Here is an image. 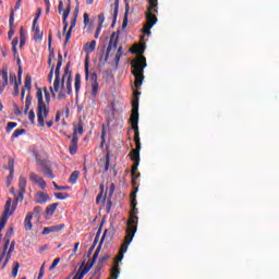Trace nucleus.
Returning <instances> with one entry per match:
<instances>
[{
  "instance_id": "nucleus-3",
  "label": "nucleus",
  "mask_w": 279,
  "mask_h": 279,
  "mask_svg": "<svg viewBox=\"0 0 279 279\" xmlns=\"http://www.w3.org/2000/svg\"><path fill=\"white\" fill-rule=\"evenodd\" d=\"M133 69L132 74L135 77V88H141L143 86V80H145V68L147 66V59L140 56L136 60L131 62Z\"/></svg>"
},
{
  "instance_id": "nucleus-60",
  "label": "nucleus",
  "mask_w": 279,
  "mask_h": 279,
  "mask_svg": "<svg viewBox=\"0 0 279 279\" xmlns=\"http://www.w3.org/2000/svg\"><path fill=\"white\" fill-rule=\"evenodd\" d=\"M44 93H45L46 104H49L51 101V94H49L47 88L44 89Z\"/></svg>"
},
{
  "instance_id": "nucleus-50",
  "label": "nucleus",
  "mask_w": 279,
  "mask_h": 279,
  "mask_svg": "<svg viewBox=\"0 0 279 279\" xmlns=\"http://www.w3.org/2000/svg\"><path fill=\"white\" fill-rule=\"evenodd\" d=\"M83 19V23L85 26L90 25V15H88V13H84Z\"/></svg>"
},
{
  "instance_id": "nucleus-6",
  "label": "nucleus",
  "mask_w": 279,
  "mask_h": 279,
  "mask_svg": "<svg viewBox=\"0 0 279 279\" xmlns=\"http://www.w3.org/2000/svg\"><path fill=\"white\" fill-rule=\"evenodd\" d=\"M138 95L141 92L133 93V100H132V113L130 118V123L132 125V130L134 134H138Z\"/></svg>"
},
{
  "instance_id": "nucleus-7",
  "label": "nucleus",
  "mask_w": 279,
  "mask_h": 279,
  "mask_svg": "<svg viewBox=\"0 0 279 279\" xmlns=\"http://www.w3.org/2000/svg\"><path fill=\"white\" fill-rule=\"evenodd\" d=\"M119 34H121V31H117L111 34L105 56V62H108V58H110V51H117V47L119 45Z\"/></svg>"
},
{
  "instance_id": "nucleus-22",
  "label": "nucleus",
  "mask_w": 279,
  "mask_h": 279,
  "mask_svg": "<svg viewBox=\"0 0 279 279\" xmlns=\"http://www.w3.org/2000/svg\"><path fill=\"white\" fill-rule=\"evenodd\" d=\"M147 12H158V0H148Z\"/></svg>"
},
{
  "instance_id": "nucleus-41",
  "label": "nucleus",
  "mask_w": 279,
  "mask_h": 279,
  "mask_svg": "<svg viewBox=\"0 0 279 279\" xmlns=\"http://www.w3.org/2000/svg\"><path fill=\"white\" fill-rule=\"evenodd\" d=\"M151 25L146 24L144 25L143 29H142V34H144L145 36H151Z\"/></svg>"
},
{
  "instance_id": "nucleus-21",
  "label": "nucleus",
  "mask_w": 279,
  "mask_h": 279,
  "mask_svg": "<svg viewBox=\"0 0 279 279\" xmlns=\"http://www.w3.org/2000/svg\"><path fill=\"white\" fill-rule=\"evenodd\" d=\"M74 88L75 93H80V88H82V75L80 73L75 74Z\"/></svg>"
},
{
  "instance_id": "nucleus-38",
  "label": "nucleus",
  "mask_w": 279,
  "mask_h": 279,
  "mask_svg": "<svg viewBox=\"0 0 279 279\" xmlns=\"http://www.w3.org/2000/svg\"><path fill=\"white\" fill-rule=\"evenodd\" d=\"M25 129H17L13 132L12 136H11V141H14V138H19V136H21L22 134H25Z\"/></svg>"
},
{
  "instance_id": "nucleus-54",
  "label": "nucleus",
  "mask_w": 279,
  "mask_h": 279,
  "mask_svg": "<svg viewBox=\"0 0 279 279\" xmlns=\"http://www.w3.org/2000/svg\"><path fill=\"white\" fill-rule=\"evenodd\" d=\"M56 191H69V186H62V185H58V183L53 182L52 183Z\"/></svg>"
},
{
  "instance_id": "nucleus-13",
  "label": "nucleus",
  "mask_w": 279,
  "mask_h": 279,
  "mask_svg": "<svg viewBox=\"0 0 279 279\" xmlns=\"http://www.w3.org/2000/svg\"><path fill=\"white\" fill-rule=\"evenodd\" d=\"M155 14H158V12H154V11L146 12V25H150L151 27H154V25L158 23V17H156Z\"/></svg>"
},
{
  "instance_id": "nucleus-23",
  "label": "nucleus",
  "mask_w": 279,
  "mask_h": 279,
  "mask_svg": "<svg viewBox=\"0 0 279 279\" xmlns=\"http://www.w3.org/2000/svg\"><path fill=\"white\" fill-rule=\"evenodd\" d=\"M95 47H97L96 40L85 44V52L93 53V51H95Z\"/></svg>"
},
{
  "instance_id": "nucleus-57",
  "label": "nucleus",
  "mask_w": 279,
  "mask_h": 279,
  "mask_svg": "<svg viewBox=\"0 0 279 279\" xmlns=\"http://www.w3.org/2000/svg\"><path fill=\"white\" fill-rule=\"evenodd\" d=\"M28 114V120L31 121V123H34L35 119H36V113L34 112V110H31L29 112H27Z\"/></svg>"
},
{
  "instance_id": "nucleus-35",
  "label": "nucleus",
  "mask_w": 279,
  "mask_h": 279,
  "mask_svg": "<svg viewBox=\"0 0 279 279\" xmlns=\"http://www.w3.org/2000/svg\"><path fill=\"white\" fill-rule=\"evenodd\" d=\"M21 268V264L19 262L13 263L12 277L16 278L19 276V269Z\"/></svg>"
},
{
  "instance_id": "nucleus-11",
  "label": "nucleus",
  "mask_w": 279,
  "mask_h": 279,
  "mask_svg": "<svg viewBox=\"0 0 279 279\" xmlns=\"http://www.w3.org/2000/svg\"><path fill=\"white\" fill-rule=\"evenodd\" d=\"M64 228H66V226L64 223H60V225H56V226H51V227H46L41 231V234L47 235V234H51V232H61V230H64Z\"/></svg>"
},
{
  "instance_id": "nucleus-8",
  "label": "nucleus",
  "mask_w": 279,
  "mask_h": 279,
  "mask_svg": "<svg viewBox=\"0 0 279 279\" xmlns=\"http://www.w3.org/2000/svg\"><path fill=\"white\" fill-rule=\"evenodd\" d=\"M71 63H68L64 68V74L61 78V88L64 90V81L66 80V75H68V80H66V84H72L73 82V74L71 73L70 70Z\"/></svg>"
},
{
  "instance_id": "nucleus-28",
  "label": "nucleus",
  "mask_w": 279,
  "mask_h": 279,
  "mask_svg": "<svg viewBox=\"0 0 279 279\" xmlns=\"http://www.w3.org/2000/svg\"><path fill=\"white\" fill-rule=\"evenodd\" d=\"M8 247H10V240H4V245L2 253L0 254V263L3 262V258H5V254L8 253Z\"/></svg>"
},
{
  "instance_id": "nucleus-31",
  "label": "nucleus",
  "mask_w": 279,
  "mask_h": 279,
  "mask_svg": "<svg viewBox=\"0 0 279 279\" xmlns=\"http://www.w3.org/2000/svg\"><path fill=\"white\" fill-rule=\"evenodd\" d=\"M130 51H131L132 53H137V54H140V56H143V53H145V46H143V45H137V46H135L134 49H130Z\"/></svg>"
},
{
  "instance_id": "nucleus-2",
  "label": "nucleus",
  "mask_w": 279,
  "mask_h": 279,
  "mask_svg": "<svg viewBox=\"0 0 279 279\" xmlns=\"http://www.w3.org/2000/svg\"><path fill=\"white\" fill-rule=\"evenodd\" d=\"M27 189V179L23 175L19 179V196L13 198V206H12V198H8L4 205V211L2 217L0 218V232L5 228V223H8V219L11 215H14V210H16V206H19V202H23L25 199V193ZM11 208V209H10Z\"/></svg>"
},
{
  "instance_id": "nucleus-33",
  "label": "nucleus",
  "mask_w": 279,
  "mask_h": 279,
  "mask_svg": "<svg viewBox=\"0 0 279 279\" xmlns=\"http://www.w3.org/2000/svg\"><path fill=\"white\" fill-rule=\"evenodd\" d=\"M32 106V95H27L26 96V100H25V109H24V114H27V112H29V107Z\"/></svg>"
},
{
  "instance_id": "nucleus-5",
  "label": "nucleus",
  "mask_w": 279,
  "mask_h": 279,
  "mask_svg": "<svg viewBox=\"0 0 279 279\" xmlns=\"http://www.w3.org/2000/svg\"><path fill=\"white\" fill-rule=\"evenodd\" d=\"M37 123L39 128H45V119L49 117V109H47V105H45V100L43 99V89L38 88L37 94Z\"/></svg>"
},
{
  "instance_id": "nucleus-59",
  "label": "nucleus",
  "mask_w": 279,
  "mask_h": 279,
  "mask_svg": "<svg viewBox=\"0 0 279 279\" xmlns=\"http://www.w3.org/2000/svg\"><path fill=\"white\" fill-rule=\"evenodd\" d=\"M22 77H23V66H20L17 70V82L22 84Z\"/></svg>"
},
{
  "instance_id": "nucleus-47",
  "label": "nucleus",
  "mask_w": 279,
  "mask_h": 279,
  "mask_svg": "<svg viewBox=\"0 0 279 279\" xmlns=\"http://www.w3.org/2000/svg\"><path fill=\"white\" fill-rule=\"evenodd\" d=\"M141 162H134V165L132 166V169H131V175L132 178H134L135 175H138V173H136V171H138V165Z\"/></svg>"
},
{
  "instance_id": "nucleus-61",
  "label": "nucleus",
  "mask_w": 279,
  "mask_h": 279,
  "mask_svg": "<svg viewBox=\"0 0 279 279\" xmlns=\"http://www.w3.org/2000/svg\"><path fill=\"white\" fill-rule=\"evenodd\" d=\"M13 110H14V112H15V114H16L17 117H21V114H23V112H22L21 109L19 108V105H16V104L13 105Z\"/></svg>"
},
{
  "instance_id": "nucleus-24",
  "label": "nucleus",
  "mask_w": 279,
  "mask_h": 279,
  "mask_svg": "<svg viewBox=\"0 0 279 279\" xmlns=\"http://www.w3.org/2000/svg\"><path fill=\"white\" fill-rule=\"evenodd\" d=\"M95 263H97V258L93 257L89 262H87V264L82 265L81 267L86 270V272L88 274V271H90V269H93V266L95 265Z\"/></svg>"
},
{
  "instance_id": "nucleus-44",
  "label": "nucleus",
  "mask_w": 279,
  "mask_h": 279,
  "mask_svg": "<svg viewBox=\"0 0 279 279\" xmlns=\"http://www.w3.org/2000/svg\"><path fill=\"white\" fill-rule=\"evenodd\" d=\"M12 234H14V228L10 227L5 232L3 241H10Z\"/></svg>"
},
{
  "instance_id": "nucleus-25",
  "label": "nucleus",
  "mask_w": 279,
  "mask_h": 279,
  "mask_svg": "<svg viewBox=\"0 0 279 279\" xmlns=\"http://www.w3.org/2000/svg\"><path fill=\"white\" fill-rule=\"evenodd\" d=\"M95 263H97V258L93 257L89 262H87V264L82 265L81 267L86 270V272L88 274V271H90V269H93V266L95 265Z\"/></svg>"
},
{
  "instance_id": "nucleus-62",
  "label": "nucleus",
  "mask_w": 279,
  "mask_h": 279,
  "mask_svg": "<svg viewBox=\"0 0 279 279\" xmlns=\"http://www.w3.org/2000/svg\"><path fill=\"white\" fill-rule=\"evenodd\" d=\"M17 46H19V37H15L11 43V49H15Z\"/></svg>"
},
{
  "instance_id": "nucleus-27",
  "label": "nucleus",
  "mask_w": 279,
  "mask_h": 279,
  "mask_svg": "<svg viewBox=\"0 0 279 279\" xmlns=\"http://www.w3.org/2000/svg\"><path fill=\"white\" fill-rule=\"evenodd\" d=\"M121 58H123V46H120L117 50L116 59H114L116 66H119V62L121 61Z\"/></svg>"
},
{
  "instance_id": "nucleus-34",
  "label": "nucleus",
  "mask_w": 279,
  "mask_h": 279,
  "mask_svg": "<svg viewBox=\"0 0 279 279\" xmlns=\"http://www.w3.org/2000/svg\"><path fill=\"white\" fill-rule=\"evenodd\" d=\"M53 60H56V51L52 49V50H50L49 56H48L49 69H51L53 66V64H52Z\"/></svg>"
},
{
  "instance_id": "nucleus-56",
  "label": "nucleus",
  "mask_w": 279,
  "mask_h": 279,
  "mask_svg": "<svg viewBox=\"0 0 279 279\" xmlns=\"http://www.w3.org/2000/svg\"><path fill=\"white\" fill-rule=\"evenodd\" d=\"M65 97H66V93H65L64 88L61 87V90L58 94L59 101H62V99H64Z\"/></svg>"
},
{
  "instance_id": "nucleus-30",
  "label": "nucleus",
  "mask_w": 279,
  "mask_h": 279,
  "mask_svg": "<svg viewBox=\"0 0 279 279\" xmlns=\"http://www.w3.org/2000/svg\"><path fill=\"white\" fill-rule=\"evenodd\" d=\"M59 204L58 203H53L51 205H48L46 207V215H53V213H56L57 208H58Z\"/></svg>"
},
{
  "instance_id": "nucleus-48",
  "label": "nucleus",
  "mask_w": 279,
  "mask_h": 279,
  "mask_svg": "<svg viewBox=\"0 0 279 279\" xmlns=\"http://www.w3.org/2000/svg\"><path fill=\"white\" fill-rule=\"evenodd\" d=\"M16 125H19V123H16V122H8V124H7V133L10 134V132H12V130H14V128H16Z\"/></svg>"
},
{
  "instance_id": "nucleus-49",
  "label": "nucleus",
  "mask_w": 279,
  "mask_h": 279,
  "mask_svg": "<svg viewBox=\"0 0 279 279\" xmlns=\"http://www.w3.org/2000/svg\"><path fill=\"white\" fill-rule=\"evenodd\" d=\"M135 147H141V133H134Z\"/></svg>"
},
{
  "instance_id": "nucleus-52",
  "label": "nucleus",
  "mask_w": 279,
  "mask_h": 279,
  "mask_svg": "<svg viewBox=\"0 0 279 279\" xmlns=\"http://www.w3.org/2000/svg\"><path fill=\"white\" fill-rule=\"evenodd\" d=\"M60 263V258L58 257V258H54L53 259V262H52V264L50 265V267H49V270L50 271H53V269H56V267H58V264Z\"/></svg>"
},
{
  "instance_id": "nucleus-17",
  "label": "nucleus",
  "mask_w": 279,
  "mask_h": 279,
  "mask_svg": "<svg viewBox=\"0 0 279 279\" xmlns=\"http://www.w3.org/2000/svg\"><path fill=\"white\" fill-rule=\"evenodd\" d=\"M32 219H34V214L28 213L24 219V230H26L27 232H29V230L34 228V226L32 225Z\"/></svg>"
},
{
  "instance_id": "nucleus-9",
  "label": "nucleus",
  "mask_w": 279,
  "mask_h": 279,
  "mask_svg": "<svg viewBox=\"0 0 279 279\" xmlns=\"http://www.w3.org/2000/svg\"><path fill=\"white\" fill-rule=\"evenodd\" d=\"M80 143V138H77V129H74L72 141L70 145V154L71 156H75L77 154V145Z\"/></svg>"
},
{
  "instance_id": "nucleus-26",
  "label": "nucleus",
  "mask_w": 279,
  "mask_h": 279,
  "mask_svg": "<svg viewBox=\"0 0 279 279\" xmlns=\"http://www.w3.org/2000/svg\"><path fill=\"white\" fill-rule=\"evenodd\" d=\"M78 179H80V171L75 170L71 173L69 178V183L76 184Z\"/></svg>"
},
{
  "instance_id": "nucleus-45",
  "label": "nucleus",
  "mask_w": 279,
  "mask_h": 279,
  "mask_svg": "<svg viewBox=\"0 0 279 279\" xmlns=\"http://www.w3.org/2000/svg\"><path fill=\"white\" fill-rule=\"evenodd\" d=\"M2 86L5 88L8 86V70H2Z\"/></svg>"
},
{
  "instance_id": "nucleus-37",
  "label": "nucleus",
  "mask_w": 279,
  "mask_h": 279,
  "mask_svg": "<svg viewBox=\"0 0 279 279\" xmlns=\"http://www.w3.org/2000/svg\"><path fill=\"white\" fill-rule=\"evenodd\" d=\"M33 29H34V32H35V36H34V39L35 40H43V33H40V27H34L33 26Z\"/></svg>"
},
{
  "instance_id": "nucleus-46",
  "label": "nucleus",
  "mask_w": 279,
  "mask_h": 279,
  "mask_svg": "<svg viewBox=\"0 0 279 279\" xmlns=\"http://www.w3.org/2000/svg\"><path fill=\"white\" fill-rule=\"evenodd\" d=\"M4 169H9L10 173H14V159L13 158H9V166L5 167Z\"/></svg>"
},
{
  "instance_id": "nucleus-29",
  "label": "nucleus",
  "mask_w": 279,
  "mask_h": 279,
  "mask_svg": "<svg viewBox=\"0 0 279 279\" xmlns=\"http://www.w3.org/2000/svg\"><path fill=\"white\" fill-rule=\"evenodd\" d=\"M119 16V0H116L114 2V9H113V22L112 27L117 24V17Z\"/></svg>"
},
{
  "instance_id": "nucleus-58",
  "label": "nucleus",
  "mask_w": 279,
  "mask_h": 279,
  "mask_svg": "<svg viewBox=\"0 0 279 279\" xmlns=\"http://www.w3.org/2000/svg\"><path fill=\"white\" fill-rule=\"evenodd\" d=\"M12 180H14V172H10L7 178V186H10L12 184Z\"/></svg>"
},
{
  "instance_id": "nucleus-20",
  "label": "nucleus",
  "mask_w": 279,
  "mask_h": 279,
  "mask_svg": "<svg viewBox=\"0 0 279 279\" xmlns=\"http://www.w3.org/2000/svg\"><path fill=\"white\" fill-rule=\"evenodd\" d=\"M78 14H80V2H77L76 7L74 9L73 15H72V21H71L72 28L75 27V25H77Z\"/></svg>"
},
{
  "instance_id": "nucleus-10",
  "label": "nucleus",
  "mask_w": 279,
  "mask_h": 279,
  "mask_svg": "<svg viewBox=\"0 0 279 279\" xmlns=\"http://www.w3.org/2000/svg\"><path fill=\"white\" fill-rule=\"evenodd\" d=\"M92 97L95 99L99 95V83L97 82V73H92Z\"/></svg>"
},
{
  "instance_id": "nucleus-18",
  "label": "nucleus",
  "mask_w": 279,
  "mask_h": 279,
  "mask_svg": "<svg viewBox=\"0 0 279 279\" xmlns=\"http://www.w3.org/2000/svg\"><path fill=\"white\" fill-rule=\"evenodd\" d=\"M106 236H108V229H106L104 231V234L100 239L99 245L97 246V248L93 255V258H96V259L99 258V252H101V245H104V241H106Z\"/></svg>"
},
{
  "instance_id": "nucleus-42",
  "label": "nucleus",
  "mask_w": 279,
  "mask_h": 279,
  "mask_svg": "<svg viewBox=\"0 0 279 279\" xmlns=\"http://www.w3.org/2000/svg\"><path fill=\"white\" fill-rule=\"evenodd\" d=\"M75 27H72V24L70 25L69 31L65 34V41H64V46L69 45V40H71V34H73V29Z\"/></svg>"
},
{
  "instance_id": "nucleus-14",
  "label": "nucleus",
  "mask_w": 279,
  "mask_h": 279,
  "mask_svg": "<svg viewBox=\"0 0 279 279\" xmlns=\"http://www.w3.org/2000/svg\"><path fill=\"white\" fill-rule=\"evenodd\" d=\"M29 180L31 182H35V184H38V186H40V189H45V186H47V182H45V180H43V178L38 177V174L31 172L29 173Z\"/></svg>"
},
{
  "instance_id": "nucleus-43",
  "label": "nucleus",
  "mask_w": 279,
  "mask_h": 279,
  "mask_svg": "<svg viewBox=\"0 0 279 279\" xmlns=\"http://www.w3.org/2000/svg\"><path fill=\"white\" fill-rule=\"evenodd\" d=\"M54 197L57 199H69V193L58 192V193H54Z\"/></svg>"
},
{
  "instance_id": "nucleus-39",
  "label": "nucleus",
  "mask_w": 279,
  "mask_h": 279,
  "mask_svg": "<svg viewBox=\"0 0 279 279\" xmlns=\"http://www.w3.org/2000/svg\"><path fill=\"white\" fill-rule=\"evenodd\" d=\"M129 14H130V8L126 7L125 12H124V19L122 22V29H125V27H128V23H129L128 15Z\"/></svg>"
},
{
  "instance_id": "nucleus-63",
  "label": "nucleus",
  "mask_w": 279,
  "mask_h": 279,
  "mask_svg": "<svg viewBox=\"0 0 279 279\" xmlns=\"http://www.w3.org/2000/svg\"><path fill=\"white\" fill-rule=\"evenodd\" d=\"M19 81H16V74H10V84H16Z\"/></svg>"
},
{
  "instance_id": "nucleus-64",
  "label": "nucleus",
  "mask_w": 279,
  "mask_h": 279,
  "mask_svg": "<svg viewBox=\"0 0 279 279\" xmlns=\"http://www.w3.org/2000/svg\"><path fill=\"white\" fill-rule=\"evenodd\" d=\"M131 206H132V213H136V210H138L136 209V198H133L131 201Z\"/></svg>"
},
{
  "instance_id": "nucleus-1",
  "label": "nucleus",
  "mask_w": 279,
  "mask_h": 279,
  "mask_svg": "<svg viewBox=\"0 0 279 279\" xmlns=\"http://www.w3.org/2000/svg\"><path fill=\"white\" fill-rule=\"evenodd\" d=\"M138 228V216L134 214H130V218L128 220V227H126V234L124 236V242L122 243L119 254L116 257V262L113 264V267L111 268V278L117 279L119 278V274H121V268L119 267V263L123 260V256L125 252H128V247L130 246V243H132L134 239V234H136V230Z\"/></svg>"
},
{
  "instance_id": "nucleus-4",
  "label": "nucleus",
  "mask_w": 279,
  "mask_h": 279,
  "mask_svg": "<svg viewBox=\"0 0 279 279\" xmlns=\"http://www.w3.org/2000/svg\"><path fill=\"white\" fill-rule=\"evenodd\" d=\"M60 69H62V53H58L57 66L52 65L48 74V82L51 84L53 82V72H54V82L53 87H50V90L53 96L60 90Z\"/></svg>"
},
{
  "instance_id": "nucleus-32",
  "label": "nucleus",
  "mask_w": 279,
  "mask_h": 279,
  "mask_svg": "<svg viewBox=\"0 0 279 279\" xmlns=\"http://www.w3.org/2000/svg\"><path fill=\"white\" fill-rule=\"evenodd\" d=\"M24 88H26V90H32V75L29 74H26L25 76Z\"/></svg>"
},
{
  "instance_id": "nucleus-40",
  "label": "nucleus",
  "mask_w": 279,
  "mask_h": 279,
  "mask_svg": "<svg viewBox=\"0 0 279 279\" xmlns=\"http://www.w3.org/2000/svg\"><path fill=\"white\" fill-rule=\"evenodd\" d=\"M43 172L47 178H50V180H53V178H56V175H53V170H51V168H44Z\"/></svg>"
},
{
  "instance_id": "nucleus-15",
  "label": "nucleus",
  "mask_w": 279,
  "mask_h": 279,
  "mask_svg": "<svg viewBox=\"0 0 279 279\" xmlns=\"http://www.w3.org/2000/svg\"><path fill=\"white\" fill-rule=\"evenodd\" d=\"M71 14V3L68 4V8L63 12V34H66V29H69V22L66 19H69V15Z\"/></svg>"
},
{
  "instance_id": "nucleus-36",
  "label": "nucleus",
  "mask_w": 279,
  "mask_h": 279,
  "mask_svg": "<svg viewBox=\"0 0 279 279\" xmlns=\"http://www.w3.org/2000/svg\"><path fill=\"white\" fill-rule=\"evenodd\" d=\"M86 274H88V272H86V270H84L82 267H80L78 271L75 274L73 279H84Z\"/></svg>"
},
{
  "instance_id": "nucleus-51",
  "label": "nucleus",
  "mask_w": 279,
  "mask_h": 279,
  "mask_svg": "<svg viewBox=\"0 0 279 279\" xmlns=\"http://www.w3.org/2000/svg\"><path fill=\"white\" fill-rule=\"evenodd\" d=\"M106 21V15L104 13L98 14V25L101 27Z\"/></svg>"
},
{
  "instance_id": "nucleus-16",
  "label": "nucleus",
  "mask_w": 279,
  "mask_h": 279,
  "mask_svg": "<svg viewBox=\"0 0 279 279\" xmlns=\"http://www.w3.org/2000/svg\"><path fill=\"white\" fill-rule=\"evenodd\" d=\"M133 162H141V147H136L129 154Z\"/></svg>"
},
{
  "instance_id": "nucleus-19",
  "label": "nucleus",
  "mask_w": 279,
  "mask_h": 279,
  "mask_svg": "<svg viewBox=\"0 0 279 279\" xmlns=\"http://www.w3.org/2000/svg\"><path fill=\"white\" fill-rule=\"evenodd\" d=\"M9 40H12V36H14V11H11L10 19H9Z\"/></svg>"
},
{
  "instance_id": "nucleus-12",
  "label": "nucleus",
  "mask_w": 279,
  "mask_h": 279,
  "mask_svg": "<svg viewBox=\"0 0 279 279\" xmlns=\"http://www.w3.org/2000/svg\"><path fill=\"white\" fill-rule=\"evenodd\" d=\"M51 197H49V194L45 192H37L35 194V204H47V202H50Z\"/></svg>"
},
{
  "instance_id": "nucleus-55",
  "label": "nucleus",
  "mask_w": 279,
  "mask_h": 279,
  "mask_svg": "<svg viewBox=\"0 0 279 279\" xmlns=\"http://www.w3.org/2000/svg\"><path fill=\"white\" fill-rule=\"evenodd\" d=\"M20 86H21V82L15 83V85L13 86V88H14L13 96L14 97H19V93H20L19 87Z\"/></svg>"
},
{
  "instance_id": "nucleus-53",
  "label": "nucleus",
  "mask_w": 279,
  "mask_h": 279,
  "mask_svg": "<svg viewBox=\"0 0 279 279\" xmlns=\"http://www.w3.org/2000/svg\"><path fill=\"white\" fill-rule=\"evenodd\" d=\"M101 197H104V184L100 185V193L96 197V204H99Z\"/></svg>"
}]
</instances>
